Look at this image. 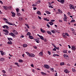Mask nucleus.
Listing matches in <instances>:
<instances>
[{
	"label": "nucleus",
	"instance_id": "39448f33",
	"mask_svg": "<svg viewBox=\"0 0 76 76\" xmlns=\"http://www.w3.org/2000/svg\"><path fill=\"white\" fill-rule=\"evenodd\" d=\"M44 67L45 69H48L50 67V66L48 65L45 64L44 65Z\"/></svg>",
	"mask_w": 76,
	"mask_h": 76
},
{
	"label": "nucleus",
	"instance_id": "bf43d9fd",
	"mask_svg": "<svg viewBox=\"0 0 76 76\" xmlns=\"http://www.w3.org/2000/svg\"><path fill=\"white\" fill-rule=\"evenodd\" d=\"M12 8V7L11 6H10L8 7V8L9 9H11Z\"/></svg>",
	"mask_w": 76,
	"mask_h": 76
},
{
	"label": "nucleus",
	"instance_id": "2eb2a0df",
	"mask_svg": "<svg viewBox=\"0 0 76 76\" xmlns=\"http://www.w3.org/2000/svg\"><path fill=\"white\" fill-rule=\"evenodd\" d=\"M3 7H4V8L5 10H7L8 9V8L7 7V6H3Z\"/></svg>",
	"mask_w": 76,
	"mask_h": 76
},
{
	"label": "nucleus",
	"instance_id": "b1692460",
	"mask_svg": "<svg viewBox=\"0 0 76 76\" xmlns=\"http://www.w3.org/2000/svg\"><path fill=\"white\" fill-rule=\"evenodd\" d=\"M29 37L30 38V39H34V37H33L32 36H29Z\"/></svg>",
	"mask_w": 76,
	"mask_h": 76
},
{
	"label": "nucleus",
	"instance_id": "052dcab7",
	"mask_svg": "<svg viewBox=\"0 0 76 76\" xmlns=\"http://www.w3.org/2000/svg\"><path fill=\"white\" fill-rule=\"evenodd\" d=\"M68 15H70V12H68Z\"/></svg>",
	"mask_w": 76,
	"mask_h": 76
},
{
	"label": "nucleus",
	"instance_id": "423d86ee",
	"mask_svg": "<svg viewBox=\"0 0 76 76\" xmlns=\"http://www.w3.org/2000/svg\"><path fill=\"white\" fill-rule=\"evenodd\" d=\"M13 32L14 34H15V35H18V32L16 31V30H13Z\"/></svg>",
	"mask_w": 76,
	"mask_h": 76
},
{
	"label": "nucleus",
	"instance_id": "8fccbe9b",
	"mask_svg": "<svg viewBox=\"0 0 76 76\" xmlns=\"http://www.w3.org/2000/svg\"><path fill=\"white\" fill-rule=\"evenodd\" d=\"M17 15L18 16H20V14L19 13H17Z\"/></svg>",
	"mask_w": 76,
	"mask_h": 76
},
{
	"label": "nucleus",
	"instance_id": "58836bf2",
	"mask_svg": "<svg viewBox=\"0 0 76 76\" xmlns=\"http://www.w3.org/2000/svg\"><path fill=\"white\" fill-rule=\"evenodd\" d=\"M71 23H72V22H75V20H72L71 21H70Z\"/></svg>",
	"mask_w": 76,
	"mask_h": 76
},
{
	"label": "nucleus",
	"instance_id": "774afa93",
	"mask_svg": "<svg viewBox=\"0 0 76 76\" xmlns=\"http://www.w3.org/2000/svg\"><path fill=\"white\" fill-rule=\"evenodd\" d=\"M53 51H56V49L55 48H54L53 49Z\"/></svg>",
	"mask_w": 76,
	"mask_h": 76
},
{
	"label": "nucleus",
	"instance_id": "412c9836",
	"mask_svg": "<svg viewBox=\"0 0 76 76\" xmlns=\"http://www.w3.org/2000/svg\"><path fill=\"white\" fill-rule=\"evenodd\" d=\"M41 74H42V75H47V74H46V73H45L42 72H41Z\"/></svg>",
	"mask_w": 76,
	"mask_h": 76
},
{
	"label": "nucleus",
	"instance_id": "4d7b16f0",
	"mask_svg": "<svg viewBox=\"0 0 76 76\" xmlns=\"http://www.w3.org/2000/svg\"><path fill=\"white\" fill-rule=\"evenodd\" d=\"M2 72L3 73H6V71L4 70H2Z\"/></svg>",
	"mask_w": 76,
	"mask_h": 76
},
{
	"label": "nucleus",
	"instance_id": "3c124183",
	"mask_svg": "<svg viewBox=\"0 0 76 76\" xmlns=\"http://www.w3.org/2000/svg\"><path fill=\"white\" fill-rule=\"evenodd\" d=\"M50 70H51V71H52V72H54V69L51 68Z\"/></svg>",
	"mask_w": 76,
	"mask_h": 76
},
{
	"label": "nucleus",
	"instance_id": "4be33fe9",
	"mask_svg": "<svg viewBox=\"0 0 76 76\" xmlns=\"http://www.w3.org/2000/svg\"><path fill=\"white\" fill-rule=\"evenodd\" d=\"M8 39L9 40V41H11L10 40H11V41H13V39L11 38H8Z\"/></svg>",
	"mask_w": 76,
	"mask_h": 76
},
{
	"label": "nucleus",
	"instance_id": "de8ad7c7",
	"mask_svg": "<svg viewBox=\"0 0 76 76\" xmlns=\"http://www.w3.org/2000/svg\"><path fill=\"white\" fill-rule=\"evenodd\" d=\"M37 3H41V0H38L37 1Z\"/></svg>",
	"mask_w": 76,
	"mask_h": 76
},
{
	"label": "nucleus",
	"instance_id": "9b49d317",
	"mask_svg": "<svg viewBox=\"0 0 76 76\" xmlns=\"http://www.w3.org/2000/svg\"><path fill=\"white\" fill-rule=\"evenodd\" d=\"M64 71L65 73H69L70 72H69V71L67 69L64 70Z\"/></svg>",
	"mask_w": 76,
	"mask_h": 76
},
{
	"label": "nucleus",
	"instance_id": "a19ab883",
	"mask_svg": "<svg viewBox=\"0 0 76 76\" xmlns=\"http://www.w3.org/2000/svg\"><path fill=\"white\" fill-rule=\"evenodd\" d=\"M32 6H34V7H35V6H37V4H33Z\"/></svg>",
	"mask_w": 76,
	"mask_h": 76
},
{
	"label": "nucleus",
	"instance_id": "0e129e2a",
	"mask_svg": "<svg viewBox=\"0 0 76 76\" xmlns=\"http://www.w3.org/2000/svg\"><path fill=\"white\" fill-rule=\"evenodd\" d=\"M59 22H62V20H59Z\"/></svg>",
	"mask_w": 76,
	"mask_h": 76
},
{
	"label": "nucleus",
	"instance_id": "473e14b6",
	"mask_svg": "<svg viewBox=\"0 0 76 76\" xmlns=\"http://www.w3.org/2000/svg\"><path fill=\"white\" fill-rule=\"evenodd\" d=\"M18 61L19 63H22V62H23V61H22V59H19Z\"/></svg>",
	"mask_w": 76,
	"mask_h": 76
},
{
	"label": "nucleus",
	"instance_id": "f704fd0d",
	"mask_svg": "<svg viewBox=\"0 0 76 76\" xmlns=\"http://www.w3.org/2000/svg\"><path fill=\"white\" fill-rule=\"evenodd\" d=\"M60 65L61 66H63V65H64V62H61L60 63Z\"/></svg>",
	"mask_w": 76,
	"mask_h": 76
},
{
	"label": "nucleus",
	"instance_id": "20e7f679",
	"mask_svg": "<svg viewBox=\"0 0 76 76\" xmlns=\"http://www.w3.org/2000/svg\"><path fill=\"white\" fill-rule=\"evenodd\" d=\"M9 35H11V36H12V37H14V38H15V37H16V36L12 32L9 33Z\"/></svg>",
	"mask_w": 76,
	"mask_h": 76
},
{
	"label": "nucleus",
	"instance_id": "f8f14e48",
	"mask_svg": "<svg viewBox=\"0 0 76 76\" xmlns=\"http://www.w3.org/2000/svg\"><path fill=\"white\" fill-rule=\"evenodd\" d=\"M71 49L75 51L76 49V47L75 46H72Z\"/></svg>",
	"mask_w": 76,
	"mask_h": 76
},
{
	"label": "nucleus",
	"instance_id": "49530a36",
	"mask_svg": "<svg viewBox=\"0 0 76 76\" xmlns=\"http://www.w3.org/2000/svg\"><path fill=\"white\" fill-rule=\"evenodd\" d=\"M48 53L49 54V55H51V52L49 51H48Z\"/></svg>",
	"mask_w": 76,
	"mask_h": 76
},
{
	"label": "nucleus",
	"instance_id": "a878e982",
	"mask_svg": "<svg viewBox=\"0 0 76 76\" xmlns=\"http://www.w3.org/2000/svg\"><path fill=\"white\" fill-rule=\"evenodd\" d=\"M4 60V58H1L0 59V61H3Z\"/></svg>",
	"mask_w": 76,
	"mask_h": 76
},
{
	"label": "nucleus",
	"instance_id": "72a5a7b5",
	"mask_svg": "<svg viewBox=\"0 0 76 76\" xmlns=\"http://www.w3.org/2000/svg\"><path fill=\"white\" fill-rule=\"evenodd\" d=\"M27 35H29V36H30V35H31V33L28 32L27 33Z\"/></svg>",
	"mask_w": 76,
	"mask_h": 76
},
{
	"label": "nucleus",
	"instance_id": "ea45409f",
	"mask_svg": "<svg viewBox=\"0 0 76 76\" xmlns=\"http://www.w3.org/2000/svg\"><path fill=\"white\" fill-rule=\"evenodd\" d=\"M64 21H66V22H67V18H64Z\"/></svg>",
	"mask_w": 76,
	"mask_h": 76
},
{
	"label": "nucleus",
	"instance_id": "37998d69",
	"mask_svg": "<svg viewBox=\"0 0 76 76\" xmlns=\"http://www.w3.org/2000/svg\"><path fill=\"white\" fill-rule=\"evenodd\" d=\"M67 50H64L63 51V53H67Z\"/></svg>",
	"mask_w": 76,
	"mask_h": 76
},
{
	"label": "nucleus",
	"instance_id": "393cba45",
	"mask_svg": "<svg viewBox=\"0 0 76 76\" xmlns=\"http://www.w3.org/2000/svg\"><path fill=\"white\" fill-rule=\"evenodd\" d=\"M63 35L64 38H66V33H64L63 34Z\"/></svg>",
	"mask_w": 76,
	"mask_h": 76
},
{
	"label": "nucleus",
	"instance_id": "7ed1b4c3",
	"mask_svg": "<svg viewBox=\"0 0 76 76\" xmlns=\"http://www.w3.org/2000/svg\"><path fill=\"white\" fill-rule=\"evenodd\" d=\"M69 7L70 9H74V10L75 9V7H74V6L72 5V4H70Z\"/></svg>",
	"mask_w": 76,
	"mask_h": 76
},
{
	"label": "nucleus",
	"instance_id": "5fc2aeb1",
	"mask_svg": "<svg viewBox=\"0 0 76 76\" xmlns=\"http://www.w3.org/2000/svg\"><path fill=\"white\" fill-rule=\"evenodd\" d=\"M33 10H36L37 9V8L35 7H33Z\"/></svg>",
	"mask_w": 76,
	"mask_h": 76
},
{
	"label": "nucleus",
	"instance_id": "603ef678",
	"mask_svg": "<svg viewBox=\"0 0 76 76\" xmlns=\"http://www.w3.org/2000/svg\"><path fill=\"white\" fill-rule=\"evenodd\" d=\"M44 42H46V41H47V39H45V40H44Z\"/></svg>",
	"mask_w": 76,
	"mask_h": 76
},
{
	"label": "nucleus",
	"instance_id": "a18cd8bd",
	"mask_svg": "<svg viewBox=\"0 0 76 76\" xmlns=\"http://www.w3.org/2000/svg\"><path fill=\"white\" fill-rule=\"evenodd\" d=\"M65 35L66 36H67V37H69V35L68 34V33H65Z\"/></svg>",
	"mask_w": 76,
	"mask_h": 76
},
{
	"label": "nucleus",
	"instance_id": "338daca9",
	"mask_svg": "<svg viewBox=\"0 0 76 76\" xmlns=\"http://www.w3.org/2000/svg\"><path fill=\"white\" fill-rule=\"evenodd\" d=\"M51 21L52 22H54L55 21V20H51Z\"/></svg>",
	"mask_w": 76,
	"mask_h": 76
},
{
	"label": "nucleus",
	"instance_id": "f03ea898",
	"mask_svg": "<svg viewBox=\"0 0 76 76\" xmlns=\"http://www.w3.org/2000/svg\"><path fill=\"white\" fill-rule=\"evenodd\" d=\"M3 31L4 32H5L4 33V34H5L6 35H8V33H9V31H8L7 30H3Z\"/></svg>",
	"mask_w": 76,
	"mask_h": 76
},
{
	"label": "nucleus",
	"instance_id": "79ce46f5",
	"mask_svg": "<svg viewBox=\"0 0 76 76\" xmlns=\"http://www.w3.org/2000/svg\"><path fill=\"white\" fill-rule=\"evenodd\" d=\"M51 32H52L53 34H55L56 33V32H55L54 30H51Z\"/></svg>",
	"mask_w": 76,
	"mask_h": 76
},
{
	"label": "nucleus",
	"instance_id": "09e8293b",
	"mask_svg": "<svg viewBox=\"0 0 76 76\" xmlns=\"http://www.w3.org/2000/svg\"><path fill=\"white\" fill-rule=\"evenodd\" d=\"M71 31H72V32H74L75 31V30H74V29H73V28H71Z\"/></svg>",
	"mask_w": 76,
	"mask_h": 76
},
{
	"label": "nucleus",
	"instance_id": "c9c22d12",
	"mask_svg": "<svg viewBox=\"0 0 76 76\" xmlns=\"http://www.w3.org/2000/svg\"><path fill=\"white\" fill-rule=\"evenodd\" d=\"M46 12L47 13V14H48V15H50L51 13V12H50L48 11H46Z\"/></svg>",
	"mask_w": 76,
	"mask_h": 76
},
{
	"label": "nucleus",
	"instance_id": "6e6552de",
	"mask_svg": "<svg viewBox=\"0 0 76 76\" xmlns=\"http://www.w3.org/2000/svg\"><path fill=\"white\" fill-rule=\"evenodd\" d=\"M0 52L2 56H3V55H4V54H5V52H3L2 50H1Z\"/></svg>",
	"mask_w": 76,
	"mask_h": 76
},
{
	"label": "nucleus",
	"instance_id": "1a4fd4ad",
	"mask_svg": "<svg viewBox=\"0 0 76 76\" xmlns=\"http://www.w3.org/2000/svg\"><path fill=\"white\" fill-rule=\"evenodd\" d=\"M11 12L12 13V16H13V17H15V15H16V14L13 12Z\"/></svg>",
	"mask_w": 76,
	"mask_h": 76
},
{
	"label": "nucleus",
	"instance_id": "6ab92c4d",
	"mask_svg": "<svg viewBox=\"0 0 76 76\" xmlns=\"http://www.w3.org/2000/svg\"><path fill=\"white\" fill-rule=\"evenodd\" d=\"M63 56L65 58H67V57H68V55H67V54H64Z\"/></svg>",
	"mask_w": 76,
	"mask_h": 76
},
{
	"label": "nucleus",
	"instance_id": "9d476101",
	"mask_svg": "<svg viewBox=\"0 0 76 76\" xmlns=\"http://www.w3.org/2000/svg\"><path fill=\"white\" fill-rule=\"evenodd\" d=\"M6 23H7L9 25H12L13 23H10V22H9L8 21H6Z\"/></svg>",
	"mask_w": 76,
	"mask_h": 76
},
{
	"label": "nucleus",
	"instance_id": "aec40b11",
	"mask_svg": "<svg viewBox=\"0 0 76 76\" xmlns=\"http://www.w3.org/2000/svg\"><path fill=\"white\" fill-rule=\"evenodd\" d=\"M23 47H28V45L26 44H24L23 45Z\"/></svg>",
	"mask_w": 76,
	"mask_h": 76
},
{
	"label": "nucleus",
	"instance_id": "2f4dec72",
	"mask_svg": "<svg viewBox=\"0 0 76 76\" xmlns=\"http://www.w3.org/2000/svg\"><path fill=\"white\" fill-rule=\"evenodd\" d=\"M19 20H22L23 19V18H22L20 17H19V18L18 19Z\"/></svg>",
	"mask_w": 76,
	"mask_h": 76
},
{
	"label": "nucleus",
	"instance_id": "13d9d810",
	"mask_svg": "<svg viewBox=\"0 0 76 76\" xmlns=\"http://www.w3.org/2000/svg\"><path fill=\"white\" fill-rule=\"evenodd\" d=\"M4 20H6V21H7V19L5 18H4Z\"/></svg>",
	"mask_w": 76,
	"mask_h": 76
},
{
	"label": "nucleus",
	"instance_id": "ddd939ff",
	"mask_svg": "<svg viewBox=\"0 0 76 76\" xmlns=\"http://www.w3.org/2000/svg\"><path fill=\"white\" fill-rule=\"evenodd\" d=\"M40 31L42 32H43V33H44V32H45V30H43V29H42V28H40Z\"/></svg>",
	"mask_w": 76,
	"mask_h": 76
},
{
	"label": "nucleus",
	"instance_id": "4c0bfd02",
	"mask_svg": "<svg viewBox=\"0 0 76 76\" xmlns=\"http://www.w3.org/2000/svg\"><path fill=\"white\" fill-rule=\"evenodd\" d=\"M72 71L73 72H76V70H75V69L74 68H72Z\"/></svg>",
	"mask_w": 76,
	"mask_h": 76
},
{
	"label": "nucleus",
	"instance_id": "a211bd4d",
	"mask_svg": "<svg viewBox=\"0 0 76 76\" xmlns=\"http://www.w3.org/2000/svg\"><path fill=\"white\" fill-rule=\"evenodd\" d=\"M34 40L36 41L37 43H39V40H38L37 39H35Z\"/></svg>",
	"mask_w": 76,
	"mask_h": 76
},
{
	"label": "nucleus",
	"instance_id": "c756f323",
	"mask_svg": "<svg viewBox=\"0 0 76 76\" xmlns=\"http://www.w3.org/2000/svg\"><path fill=\"white\" fill-rule=\"evenodd\" d=\"M64 0H61V3L62 4H64Z\"/></svg>",
	"mask_w": 76,
	"mask_h": 76
},
{
	"label": "nucleus",
	"instance_id": "7c9ffc66",
	"mask_svg": "<svg viewBox=\"0 0 76 76\" xmlns=\"http://www.w3.org/2000/svg\"><path fill=\"white\" fill-rule=\"evenodd\" d=\"M49 23L50 25H53V22H50Z\"/></svg>",
	"mask_w": 76,
	"mask_h": 76
},
{
	"label": "nucleus",
	"instance_id": "bb28decb",
	"mask_svg": "<svg viewBox=\"0 0 76 76\" xmlns=\"http://www.w3.org/2000/svg\"><path fill=\"white\" fill-rule=\"evenodd\" d=\"M58 10L59 12L60 13H62L63 12L61 10H60L58 9Z\"/></svg>",
	"mask_w": 76,
	"mask_h": 76
},
{
	"label": "nucleus",
	"instance_id": "0eeeda50",
	"mask_svg": "<svg viewBox=\"0 0 76 76\" xmlns=\"http://www.w3.org/2000/svg\"><path fill=\"white\" fill-rule=\"evenodd\" d=\"M2 28H6V29H9V26L6 25H5L2 26Z\"/></svg>",
	"mask_w": 76,
	"mask_h": 76
},
{
	"label": "nucleus",
	"instance_id": "dca6fc26",
	"mask_svg": "<svg viewBox=\"0 0 76 76\" xmlns=\"http://www.w3.org/2000/svg\"><path fill=\"white\" fill-rule=\"evenodd\" d=\"M46 32L47 34H49L50 35H51L52 34L51 32V31H47Z\"/></svg>",
	"mask_w": 76,
	"mask_h": 76
},
{
	"label": "nucleus",
	"instance_id": "6e6d98bb",
	"mask_svg": "<svg viewBox=\"0 0 76 76\" xmlns=\"http://www.w3.org/2000/svg\"><path fill=\"white\" fill-rule=\"evenodd\" d=\"M53 56L54 57H55V56H57V54H54Z\"/></svg>",
	"mask_w": 76,
	"mask_h": 76
},
{
	"label": "nucleus",
	"instance_id": "c85d7f7f",
	"mask_svg": "<svg viewBox=\"0 0 76 76\" xmlns=\"http://www.w3.org/2000/svg\"><path fill=\"white\" fill-rule=\"evenodd\" d=\"M16 10L17 12L19 13V8H17L16 9Z\"/></svg>",
	"mask_w": 76,
	"mask_h": 76
},
{
	"label": "nucleus",
	"instance_id": "680f3d73",
	"mask_svg": "<svg viewBox=\"0 0 76 76\" xmlns=\"http://www.w3.org/2000/svg\"><path fill=\"white\" fill-rule=\"evenodd\" d=\"M49 7H50V8H52V9H53V7L51 6H49Z\"/></svg>",
	"mask_w": 76,
	"mask_h": 76
},
{
	"label": "nucleus",
	"instance_id": "c03bdc74",
	"mask_svg": "<svg viewBox=\"0 0 76 76\" xmlns=\"http://www.w3.org/2000/svg\"><path fill=\"white\" fill-rule=\"evenodd\" d=\"M40 56H42V55H43V54L42 53V52H40V53H39Z\"/></svg>",
	"mask_w": 76,
	"mask_h": 76
},
{
	"label": "nucleus",
	"instance_id": "864d4df0",
	"mask_svg": "<svg viewBox=\"0 0 76 76\" xmlns=\"http://www.w3.org/2000/svg\"><path fill=\"white\" fill-rule=\"evenodd\" d=\"M64 18H66L67 16H66V14H64Z\"/></svg>",
	"mask_w": 76,
	"mask_h": 76
},
{
	"label": "nucleus",
	"instance_id": "cd10ccee",
	"mask_svg": "<svg viewBox=\"0 0 76 76\" xmlns=\"http://www.w3.org/2000/svg\"><path fill=\"white\" fill-rule=\"evenodd\" d=\"M44 20H46V21H48H48H49L50 20L48 19H47V18H44Z\"/></svg>",
	"mask_w": 76,
	"mask_h": 76
},
{
	"label": "nucleus",
	"instance_id": "e2e57ef3",
	"mask_svg": "<svg viewBox=\"0 0 76 76\" xmlns=\"http://www.w3.org/2000/svg\"><path fill=\"white\" fill-rule=\"evenodd\" d=\"M35 48V49H37V47L36 46H34L33 47Z\"/></svg>",
	"mask_w": 76,
	"mask_h": 76
},
{
	"label": "nucleus",
	"instance_id": "e433bc0d",
	"mask_svg": "<svg viewBox=\"0 0 76 76\" xmlns=\"http://www.w3.org/2000/svg\"><path fill=\"white\" fill-rule=\"evenodd\" d=\"M46 25H47V26H48V28H50V25H49V24H48L47 23Z\"/></svg>",
	"mask_w": 76,
	"mask_h": 76
},
{
	"label": "nucleus",
	"instance_id": "69168bd1",
	"mask_svg": "<svg viewBox=\"0 0 76 76\" xmlns=\"http://www.w3.org/2000/svg\"><path fill=\"white\" fill-rule=\"evenodd\" d=\"M68 46L69 47V48H71V47L70 45H68Z\"/></svg>",
	"mask_w": 76,
	"mask_h": 76
},
{
	"label": "nucleus",
	"instance_id": "f257e3e1",
	"mask_svg": "<svg viewBox=\"0 0 76 76\" xmlns=\"http://www.w3.org/2000/svg\"><path fill=\"white\" fill-rule=\"evenodd\" d=\"M26 53L27 54V55L30 57H35V55L34 54L31 53H29L28 52H26Z\"/></svg>",
	"mask_w": 76,
	"mask_h": 76
},
{
	"label": "nucleus",
	"instance_id": "f3484780",
	"mask_svg": "<svg viewBox=\"0 0 76 76\" xmlns=\"http://www.w3.org/2000/svg\"><path fill=\"white\" fill-rule=\"evenodd\" d=\"M39 38L42 39V40H44V37L42 36H40L39 37Z\"/></svg>",
	"mask_w": 76,
	"mask_h": 76
},
{
	"label": "nucleus",
	"instance_id": "4468645a",
	"mask_svg": "<svg viewBox=\"0 0 76 76\" xmlns=\"http://www.w3.org/2000/svg\"><path fill=\"white\" fill-rule=\"evenodd\" d=\"M37 14L38 15H41V12L39 11H38L37 12Z\"/></svg>",
	"mask_w": 76,
	"mask_h": 76
},
{
	"label": "nucleus",
	"instance_id": "5701e85b",
	"mask_svg": "<svg viewBox=\"0 0 76 76\" xmlns=\"http://www.w3.org/2000/svg\"><path fill=\"white\" fill-rule=\"evenodd\" d=\"M7 44L10 45L12 44V41H10V42H7Z\"/></svg>",
	"mask_w": 76,
	"mask_h": 76
}]
</instances>
